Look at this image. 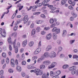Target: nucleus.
Segmentation results:
<instances>
[{
    "label": "nucleus",
    "mask_w": 78,
    "mask_h": 78,
    "mask_svg": "<svg viewBox=\"0 0 78 78\" xmlns=\"http://www.w3.org/2000/svg\"><path fill=\"white\" fill-rule=\"evenodd\" d=\"M73 17H74L75 18L76 17H77V14H76V13H74L73 14Z\"/></svg>",
    "instance_id": "obj_49"
},
{
    "label": "nucleus",
    "mask_w": 78,
    "mask_h": 78,
    "mask_svg": "<svg viewBox=\"0 0 78 78\" xmlns=\"http://www.w3.org/2000/svg\"><path fill=\"white\" fill-rule=\"evenodd\" d=\"M49 56L51 58H55L56 56V54L55 52L52 51L50 54Z\"/></svg>",
    "instance_id": "obj_6"
},
{
    "label": "nucleus",
    "mask_w": 78,
    "mask_h": 78,
    "mask_svg": "<svg viewBox=\"0 0 78 78\" xmlns=\"http://www.w3.org/2000/svg\"><path fill=\"white\" fill-rule=\"evenodd\" d=\"M68 67H69V65H64L62 66V68L63 69H66Z\"/></svg>",
    "instance_id": "obj_22"
},
{
    "label": "nucleus",
    "mask_w": 78,
    "mask_h": 78,
    "mask_svg": "<svg viewBox=\"0 0 78 78\" xmlns=\"http://www.w3.org/2000/svg\"><path fill=\"white\" fill-rule=\"evenodd\" d=\"M3 75V71L2 70L0 71V75Z\"/></svg>",
    "instance_id": "obj_53"
},
{
    "label": "nucleus",
    "mask_w": 78,
    "mask_h": 78,
    "mask_svg": "<svg viewBox=\"0 0 78 78\" xmlns=\"http://www.w3.org/2000/svg\"><path fill=\"white\" fill-rule=\"evenodd\" d=\"M16 70L18 71V72H20L22 71V69L21 68V67L20 66H17L16 67Z\"/></svg>",
    "instance_id": "obj_12"
},
{
    "label": "nucleus",
    "mask_w": 78,
    "mask_h": 78,
    "mask_svg": "<svg viewBox=\"0 0 78 78\" xmlns=\"http://www.w3.org/2000/svg\"><path fill=\"white\" fill-rule=\"evenodd\" d=\"M36 23H37V24H40L42 23V21L41 20H37L36 21Z\"/></svg>",
    "instance_id": "obj_27"
},
{
    "label": "nucleus",
    "mask_w": 78,
    "mask_h": 78,
    "mask_svg": "<svg viewBox=\"0 0 78 78\" xmlns=\"http://www.w3.org/2000/svg\"><path fill=\"white\" fill-rule=\"evenodd\" d=\"M28 15H26L23 18V19H28Z\"/></svg>",
    "instance_id": "obj_52"
},
{
    "label": "nucleus",
    "mask_w": 78,
    "mask_h": 78,
    "mask_svg": "<svg viewBox=\"0 0 78 78\" xmlns=\"http://www.w3.org/2000/svg\"><path fill=\"white\" fill-rule=\"evenodd\" d=\"M42 61V60L41 59V58H39L37 61V62H38V63H39V62H41Z\"/></svg>",
    "instance_id": "obj_42"
},
{
    "label": "nucleus",
    "mask_w": 78,
    "mask_h": 78,
    "mask_svg": "<svg viewBox=\"0 0 78 78\" xmlns=\"http://www.w3.org/2000/svg\"><path fill=\"white\" fill-rule=\"evenodd\" d=\"M9 72L10 73H12L13 72V70L12 69H9Z\"/></svg>",
    "instance_id": "obj_45"
},
{
    "label": "nucleus",
    "mask_w": 78,
    "mask_h": 78,
    "mask_svg": "<svg viewBox=\"0 0 78 78\" xmlns=\"http://www.w3.org/2000/svg\"><path fill=\"white\" fill-rule=\"evenodd\" d=\"M16 14L15 13V14H13L12 17V19H14V18L16 16Z\"/></svg>",
    "instance_id": "obj_56"
},
{
    "label": "nucleus",
    "mask_w": 78,
    "mask_h": 78,
    "mask_svg": "<svg viewBox=\"0 0 78 78\" xmlns=\"http://www.w3.org/2000/svg\"><path fill=\"white\" fill-rule=\"evenodd\" d=\"M32 8L33 9H34L37 8V6L36 5H34L33 7H32Z\"/></svg>",
    "instance_id": "obj_61"
},
{
    "label": "nucleus",
    "mask_w": 78,
    "mask_h": 78,
    "mask_svg": "<svg viewBox=\"0 0 78 78\" xmlns=\"http://www.w3.org/2000/svg\"><path fill=\"white\" fill-rule=\"evenodd\" d=\"M11 66L13 67H14L15 66V64H14V60L13 59H12L11 61Z\"/></svg>",
    "instance_id": "obj_16"
},
{
    "label": "nucleus",
    "mask_w": 78,
    "mask_h": 78,
    "mask_svg": "<svg viewBox=\"0 0 78 78\" xmlns=\"http://www.w3.org/2000/svg\"><path fill=\"white\" fill-rule=\"evenodd\" d=\"M56 26V24H52L51 25V28H53V27H55Z\"/></svg>",
    "instance_id": "obj_59"
},
{
    "label": "nucleus",
    "mask_w": 78,
    "mask_h": 78,
    "mask_svg": "<svg viewBox=\"0 0 78 78\" xmlns=\"http://www.w3.org/2000/svg\"><path fill=\"white\" fill-rule=\"evenodd\" d=\"M74 67H75V66H73L72 67L69 68V70L71 71V73L72 75L75 74V73H76L77 72L76 70L75 69V68Z\"/></svg>",
    "instance_id": "obj_1"
},
{
    "label": "nucleus",
    "mask_w": 78,
    "mask_h": 78,
    "mask_svg": "<svg viewBox=\"0 0 78 78\" xmlns=\"http://www.w3.org/2000/svg\"><path fill=\"white\" fill-rule=\"evenodd\" d=\"M66 3V2L64 0H62L61 2V3L62 5H64V4H65V3Z\"/></svg>",
    "instance_id": "obj_33"
},
{
    "label": "nucleus",
    "mask_w": 78,
    "mask_h": 78,
    "mask_svg": "<svg viewBox=\"0 0 78 78\" xmlns=\"http://www.w3.org/2000/svg\"><path fill=\"white\" fill-rule=\"evenodd\" d=\"M70 20L71 21H73V20H74V18L73 17H71L70 18Z\"/></svg>",
    "instance_id": "obj_62"
},
{
    "label": "nucleus",
    "mask_w": 78,
    "mask_h": 78,
    "mask_svg": "<svg viewBox=\"0 0 78 78\" xmlns=\"http://www.w3.org/2000/svg\"><path fill=\"white\" fill-rule=\"evenodd\" d=\"M36 33V30L34 29H33L32 31V32L31 33V36H33V35H34Z\"/></svg>",
    "instance_id": "obj_17"
},
{
    "label": "nucleus",
    "mask_w": 78,
    "mask_h": 78,
    "mask_svg": "<svg viewBox=\"0 0 78 78\" xmlns=\"http://www.w3.org/2000/svg\"><path fill=\"white\" fill-rule=\"evenodd\" d=\"M50 23H53L54 22L53 19L52 18L50 20Z\"/></svg>",
    "instance_id": "obj_39"
},
{
    "label": "nucleus",
    "mask_w": 78,
    "mask_h": 78,
    "mask_svg": "<svg viewBox=\"0 0 78 78\" xmlns=\"http://www.w3.org/2000/svg\"><path fill=\"white\" fill-rule=\"evenodd\" d=\"M49 55V53H48V52H46L44 54V56L46 58L48 57Z\"/></svg>",
    "instance_id": "obj_19"
},
{
    "label": "nucleus",
    "mask_w": 78,
    "mask_h": 78,
    "mask_svg": "<svg viewBox=\"0 0 78 78\" xmlns=\"http://www.w3.org/2000/svg\"><path fill=\"white\" fill-rule=\"evenodd\" d=\"M52 36L54 40H56V39H57V35H56V33H53Z\"/></svg>",
    "instance_id": "obj_11"
},
{
    "label": "nucleus",
    "mask_w": 78,
    "mask_h": 78,
    "mask_svg": "<svg viewBox=\"0 0 78 78\" xmlns=\"http://www.w3.org/2000/svg\"><path fill=\"white\" fill-rule=\"evenodd\" d=\"M75 1H73V2H72V3L71 4H72V5L73 6H75Z\"/></svg>",
    "instance_id": "obj_63"
},
{
    "label": "nucleus",
    "mask_w": 78,
    "mask_h": 78,
    "mask_svg": "<svg viewBox=\"0 0 78 78\" xmlns=\"http://www.w3.org/2000/svg\"><path fill=\"white\" fill-rule=\"evenodd\" d=\"M20 43H18L17 44V46H16V47H20Z\"/></svg>",
    "instance_id": "obj_55"
},
{
    "label": "nucleus",
    "mask_w": 78,
    "mask_h": 78,
    "mask_svg": "<svg viewBox=\"0 0 78 78\" xmlns=\"http://www.w3.org/2000/svg\"><path fill=\"white\" fill-rule=\"evenodd\" d=\"M35 72H36V75H41L43 74V71L42 70H41L39 69H35Z\"/></svg>",
    "instance_id": "obj_3"
},
{
    "label": "nucleus",
    "mask_w": 78,
    "mask_h": 78,
    "mask_svg": "<svg viewBox=\"0 0 78 78\" xmlns=\"http://www.w3.org/2000/svg\"><path fill=\"white\" fill-rule=\"evenodd\" d=\"M2 56L4 58H6V53H5V52H3L2 53Z\"/></svg>",
    "instance_id": "obj_30"
},
{
    "label": "nucleus",
    "mask_w": 78,
    "mask_h": 78,
    "mask_svg": "<svg viewBox=\"0 0 78 78\" xmlns=\"http://www.w3.org/2000/svg\"><path fill=\"white\" fill-rule=\"evenodd\" d=\"M37 6L39 7L42 5V3H37Z\"/></svg>",
    "instance_id": "obj_40"
},
{
    "label": "nucleus",
    "mask_w": 78,
    "mask_h": 78,
    "mask_svg": "<svg viewBox=\"0 0 78 78\" xmlns=\"http://www.w3.org/2000/svg\"><path fill=\"white\" fill-rule=\"evenodd\" d=\"M51 38V34H49L46 35V39L47 40H50Z\"/></svg>",
    "instance_id": "obj_8"
},
{
    "label": "nucleus",
    "mask_w": 78,
    "mask_h": 78,
    "mask_svg": "<svg viewBox=\"0 0 78 78\" xmlns=\"http://www.w3.org/2000/svg\"><path fill=\"white\" fill-rule=\"evenodd\" d=\"M25 73H24V72H22L21 73V75L22 76H23V77H24V76H25Z\"/></svg>",
    "instance_id": "obj_51"
},
{
    "label": "nucleus",
    "mask_w": 78,
    "mask_h": 78,
    "mask_svg": "<svg viewBox=\"0 0 78 78\" xmlns=\"http://www.w3.org/2000/svg\"><path fill=\"white\" fill-rule=\"evenodd\" d=\"M41 30V28L40 27H37L36 29V31L37 32H39Z\"/></svg>",
    "instance_id": "obj_32"
},
{
    "label": "nucleus",
    "mask_w": 78,
    "mask_h": 78,
    "mask_svg": "<svg viewBox=\"0 0 78 78\" xmlns=\"http://www.w3.org/2000/svg\"><path fill=\"white\" fill-rule=\"evenodd\" d=\"M31 23V21H29L27 23V25H30V24Z\"/></svg>",
    "instance_id": "obj_64"
},
{
    "label": "nucleus",
    "mask_w": 78,
    "mask_h": 78,
    "mask_svg": "<svg viewBox=\"0 0 78 78\" xmlns=\"http://www.w3.org/2000/svg\"><path fill=\"white\" fill-rule=\"evenodd\" d=\"M41 48H39L36 49V50L35 51L34 54L35 55H37V54H38L41 51Z\"/></svg>",
    "instance_id": "obj_7"
},
{
    "label": "nucleus",
    "mask_w": 78,
    "mask_h": 78,
    "mask_svg": "<svg viewBox=\"0 0 78 78\" xmlns=\"http://www.w3.org/2000/svg\"><path fill=\"white\" fill-rule=\"evenodd\" d=\"M3 32V30L2 29L0 28V37H2V34Z\"/></svg>",
    "instance_id": "obj_31"
},
{
    "label": "nucleus",
    "mask_w": 78,
    "mask_h": 78,
    "mask_svg": "<svg viewBox=\"0 0 78 78\" xmlns=\"http://www.w3.org/2000/svg\"><path fill=\"white\" fill-rule=\"evenodd\" d=\"M75 40H71L70 41V44H72L74 43L75 42Z\"/></svg>",
    "instance_id": "obj_35"
},
{
    "label": "nucleus",
    "mask_w": 78,
    "mask_h": 78,
    "mask_svg": "<svg viewBox=\"0 0 78 78\" xmlns=\"http://www.w3.org/2000/svg\"><path fill=\"white\" fill-rule=\"evenodd\" d=\"M44 30L47 31L48 30H50V28H49V27H45L44 28Z\"/></svg>",
    "instance_id": "obj_46"
},
{
    "label": "nucleus",
    "mask_w": 78,
    "mask_h": 78,
    "mask_svg": "<svg viewBox=\"0 0 78 78\" xmlns=\"http://www.w3.org/2000/svg\"><path fill=\"white\" fill-rule=\"evenodd\" d=\"M50 74L51 76H53L55 75V73L53 71H51Z\"/></svg>",
    "instance_id": "obj_26"
},
{
    "label": "nucleus",
    "mask_w": 78,
    "mask_h": 78,
    "mask_svg": "<svg viewBox=\"0 0 78 78\" xmlns=\"http://www.w3.org/2000/svg\"><path fill=\"white\" fill-rule=\"evenodd\" d=\"M57 43L58 45H60L61 44V41L58 40L57 41Z\"/></svg>",
    "instance_id": "obj_54"
},
{
    "label": "nucleus",
    "mask_w": 78,
    "mask_h": 78,
    "mask_svg": "<svg viewBox=\"0 0 78 78\" xmlns=\"http://www.w3.org/2000/svg\"><path fill=\"white\" fill-rule=\"evenodd\" d=\"M52 32H55L56 34H58L60 33V29H57L56 27L54 28L52 30Z\"/></svg>",
    "instance_id": "obj_4"
},
{
    "label": "nucleus",
    "mask_w": 78,
    "mask_h": 78,
    "mask_svg": "<svg viewBox=\"0 0 78 78\" xmlns=\"http://www.w3.org/2000/svg\"><path fill=\"white\" fill-rule=\"evenodd\" d=\"M67 34V31H66V30H64L63 31V34H62V37H64L65 36V35L66 34Z\"/></svg>",
    "instance_id": "obj_20"
},
{
    "label": "nucleus",
    "mask_w": 78,
    "mask_h": 78,
    "mask_svg": "<svg viewBox=\"0 0 78 78\" xmlns=\"http://www.w3.org/2000/svg\"><path fill=\"white\" fill-rule=\"evenodd\" d=\"M51 45H48L47 47L46 51H49V50H51Z\"/></svg>",
    "instance_id": "obj_15"
},
{
    "label": "nucleus",
    "mask_w": 78,
    "mask_h": 78,
    "mask_svg": "<svg viewBox=\"0 0 78 78\" xmlns=\"http://www.w3.org/2000/svg\"><path fill=\"white\" fill-rule=\"evenodd\" d=\"M48 7L49 8V9H51L53 7V5H48Z\"/></svg>",
    "instance_id": "obj_38"
},
{
    "label": "nucleus",
    "mask_w": 78,
    "mask_h": 78,
    "mask_svg": "<svg viewBox=\"0 0 78 78\" xmlns=\"http://www.w3.org/2000/svg\"><path fill=\"white\" fill-rule=\"evenodd\" d=\"M33 44H34V42H33V41H30V43H29L28 45L29 47H33Z\"/></svg>",
    "instance_id": "obj_23"
},
{
    "label": "nucleus",
    "mask_w": 78,
    "mask_h": 78,
    "mask_svg": "<svg viewBox=\"0 0 78 78\" xmlns=\"http://www.w3.org/2000/svg\"><path fill=\"white\" fill-rule=\"evenodd\" d=\"M23 21H24V23L25 24L28 21V19H23Z\"/></svg>",
    "instance_id": "obj_25"
},
{
    "label": "nucleus",
    "mask_w": 78,
    "mask_h": 78,
    "mask_svg": "<svg viewBox=\"0 0 78 78\" xmlns=\"http://www.w3.org/2000/svg\"><path fill=\"white\" fill-rule=\"evenodd\" d=\"M15 48V52L16 53H17V52H18V48L16 46L15 47V48Z\"/></svg>",
    "instance_id": "obj_28"
},
{
    "label": "nucleus",
    "mask_w": 78,
    "mask_h": 78,
    "mask_svg": "<svg viewBox=\"0 0 78 78\" xmlns=\"http://www.w3.org/2000/svg\"><path fill=\"white\" fill-rule=\"evenodd\" d=\"M21 64L22 65H25L26 64V61H23L22 62Z\"/></svg>",
    "instance_id": "obj_43"
},
{
    "label": "nucleus",
    "mask_w": 78,
    "mask_h": 78,
    "mask_svg": "<svg viewBox=\"0 0 78 78\" xmlns=\"http://www.w3.org/2000/svg\"><path fill=\"white\" fill-rule=\"evenodd\" d=\"M58 50V53H59V52L62 51V48L61 46H59Z\"/></svg>",
    "instance_id": "obj_24"
},
{
    "label": "nucleus",
    "mask_w": 78,
    "mask_h": 78,
    "mask_svg": "<svg viewBox=\"0 0 78 78\" xmlns=\"http://www.w3.org/2000/svg\"><path fill=\"white\" fill-rule=\"evenodd\" d=\"M15 64L16 66H18V65H19V64L18 63V61L17 59H16L15 60Z\"/></svg>",
    "instance_id": "obj_44"
},
{
    "label": "nucleus",
    "mask_w": 78,
    "mask_h": 78,
    "mask_svg": "<svg viewBox=\"0 0 78 78\" xmlns=\"http://www.w3.org/2000/svg\"><path fill=\"white\" fill-rule=\"evenodd\" d=\"M43 63L45 65H50L51 64V62L49 61L48 60L43 62Z\"/></svg>",
    "instance_id": "obj_9"
},
{
    "label": "nucleus",
    "mask_w": 78,
    "mask_h": 78,
    "mask_svg": "<svg viewBox=\"0 0 78 78\" xmlns=\"http://www.w3.org/2000/svg\"><path fill=\"white\" fill-rule=\"evenodd\" d=\"M61 71H57L56 73L55 74L56 75H59L60 74H61Z\"/></svg>",
    "instance_id": "obj_34"
},
{
    "label": "nucleus",
    "mask_w": 78,
    "mask_h": 78,
    "mask_svg": "<svg viewBox=\"0 0 78 78\" xmlns=\"http://www.w3.org/2000/svg\"><path fill=\"white\" fill-rule=\"evenodd\" d=\"M6 37V32H5V30H4L3 32L1 34V37Z\"/></svg>",
    "instance_id": "obj_13"
},
{
    "label": "nucleus",
    "mask_w": 78,
    "mask_h": 78,
    "mask_svg": "<svg viewBox=\"0 0 78 78\" xmlns=\"http://www.w3.org/2000/svg\"><path fill=\"white\" fill-rule=\"evenodd\" d=\"M40 69L42 70V69H45V66L44 65H40Z\"/></svg>",
    "instance_id": "obj_21"
},
{
    "label": "nucleus",
    "mask_w": 78,
    "mask_h": 78,
    "mask_svg": "<svg viewBox=\"0 0 78 78\" xmlns=\"http://www.w3.org/2000/svg\"><path fill=\"white\" fill-rule=\"evenodd\" d=\"M27 44V40H26L23 42V47H25Z\"/></svg>",
    "instance_id": "obj_14"
},
{
    "label": "nucleus",
    "mask_w": 78,
    "mask_h": 78,
    "mask_svg": "<svg viewBox=\"0 0 78 78\" xmlns=\"http://www.w3.org/2000/svg\"><path fill=\"white\" fill-rule=\"evenodd\" d=\"M78 57V56L76 55H73V59H75V58H76V59Z\"/></svg>",
    "instance_id": "obj_48"
},
{
    "label": "nucleus",
    "mask_w": 78,
    "mask_h": 78,
    "mask_svg": "<svg viewBox=\"0 0 78 78\" xmlns=\"http://www.w3.org/2000/svg\"><path fill=\"white\" fill-rule=\"evenodd\" d=\"M40 58L42 60H44V59H45V57H44V55L41 56Z\"/></svg>",
    "instance_id": "obj_57"
},
{
    "label": "nucleus",
    "mask_w": 78,
    "mask_h": 78,
    "mask_svg": "<svg viewBox=\"0 0 78 78\" xmlns=\"http://www.w3.org/2000/svg\"><path fill=\"white\" fill-rule=\"evenodd\" d=\"M57 65V63L56 62H53L51 64V65L48 66V69H52V68H54L55 66Z\"/></svg>",
    "instance_id": "obj_5"
},
{
    "label": "nucleus",
    "mask_w": 78,
    "mask_h": 78,
    "mask_svg": "<svg viewBox=\"0 0 78 78\" xmlns=\"http://www.w3.org/2000/svg\"><path fill=\"white\" fill-rule=\"evenodd\" d=\"M5 59H2L1 61V63L2 64H3L5 63Z\"/></svg>",
    "instance_id": "obj_50"
},
{
    "label": "nucleus",
    "mask_w": 78,
    "mask_h": 78,
    "mask_svg": "<svg viewBox=\"0 0 78 78\" xmlns=\"http://www.w3.org/2000/svg\"><path fill=\"white\" fill-rule=\"evenodd\" d=\"M16 39L14 40L13 42V48H15L16 47Z\"/></svg>",
    "instance_id": "obj_29"
},
{
    "label": "nucleus",
    "mask_w": 78,
    "mask_h": 78,
    "mask_svg": "<svg viewBox=\"0 0 78 78\" xmlns=\"http://www.w3.org/2000/svg\"><path fill=\"white\" fill-rule=\"evenodd\" d=\"M6 64H9V58H7L6 59Z\"/></svg>",
    "instance_id": "obj_36"
},
{
    "label": "nucleus",
    "mask_w": 78,
    "mask_h": 78,
    "mask_svg": "<svg viewBox=\"0 0 78 78\" xmlns=\"http://www.w3.org/2000/svg\"><path fill=\"white\" fill-rule=\"evenodd\" d=\"M20 22H21V20L20 19H18L17 21L15 23V25H16L14 27V31H16L18 29V26L17 25L19 24Z\"/></svg>",
    "instance_id": "obj_2"
},
{
    "label": "nucleus",
    "mask_w": 78,
    "mask_h": 78,
    "mask_svg": "<svg viewBox=\"0 0 78 78\" xmlns=\"http://www.w3.org/2000/svg\"><path fill=\"white\" fill-rule=\"evenodd\" d=\"M23 8V5L21 6L19 8V9H18L19 11H20V10H21V9H22V8Z\"/></svg>",
    "instance_id": "obj_47"
},
{
    "label": "nucleus",
    "mask_w": 78,
    "mask_h": 78,
    "mask_svg": "<svg viewBox=\"0 0 78 78\" xmlns=\"http://www.w3.org/2000/svg\"><path fill=\"white\" fill-rule=\"evenodd\" d=\"M8 41L9 44H12V42L11 41V37H9V38H8Z\"/></svg>",
    "instance_id": "obj_18"
},
{
    "label": "nucleus",
    "mask_w": 78,
    "mask_h": 78,
    "mask_svg": "<svg viewBox=\"0 0 78 78\" xmlns=\"http://www.w3.org/2000/svg\"><path fill=\"white\" fill-rule=\"evenodd\" d=\"M9 48L10 51H12V47H11V45L9 44Z\"/></svg>",
    "instance_id": "obj_41"
},
{
    "label": "nucleus",
    "mask_w": 78,
    "mask_h": 78,
    "mask_svg": "<svg viewBox=\"0 0 78 78\" xmlns=\"http://www.w3.org/2000/svg\"><path fill=\"white\" fill-rule=\"evenodd\" d=\"M73 52H74V53H76L78 52V50L76 49H74L73 50Z\"/></svg>",
    "instance_id": "obj_60"
},
{
    "label": "nucleus",
    "mask_w": 78,
    "mask_h": 78,
    "mask_svg": "<svg viewBox=\"0 0 78 78\" xmlns=\"http://www.w3.org/2000/svg\"><path fill=\"white\" fill-rule=\"evenodd\" d=\"M30 27L31 28H33L34 27V23H32L30 26Z\"/></svg>",
    "instance_id": "obj_37"
},
{
    "label": "nucleus",
    "mask_w": 78,
    "mask_h": 78,
    "mask_svg": "<svg viewBox=\"0 0 78 78\" xmlns=\"http://www.w3.org/2000/svg\"><path fill=\"white\" fill-rule=\"evenodd\" d=\"M41 17H42V18H45V16L44 14H42L41 15Z\"/></svg>",
    "instance_id": "obj_58"
},
{
    "label": "nucleus",
    "mask_w": 78,
    "mask_h": 78,
    "mask_svg": "<svg viewBox=\"0 0 78 78\" xmlns=\"http://www.w3.org/2000/svg\"><path fill=\"white\" fill-rule=\"evenodd\" d=\"M47 2H48L45 0L42 2L41 3L42 5H44V6H48V5L49 4H47Z\"/></svg>",
    "instance_id": "obj_10"
}]
</instances>
